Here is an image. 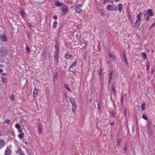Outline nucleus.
<instances>
[{"instance_id":"f257e3e1","label":"nucleus","mask_w":155,"mask_h":155,"mask_svg":"<svg viewBox=\"0 0 155 155\" xmlns=\"http://www.w3.org/2000/svg\"><path fill=\"white\" fill-rule=\"evenodd\" d=\"M107 9L108 11H115L117 9V6L109 4L107 7Z\"/></svg>"},{"instance_id":"f03ea898","label":"nucleus","mask_w":155,"mask_h":155,"mask_svg":"<svg viewBox=\"0 0 155 155\" xmlns=\"http://www.w3.org/2000/svg\"><path fill=\"white\" fill-rule=\"evenodd\" d=\"M70 101L72 105V110L73 113L76 114L75 111L76 110V108L77 107V104L75 101L73 100H70Z\"/></svg>"},{"instance_id":"7ed1b4c3","label":"nucleus","mask_w":155,"mask_h":155,"mask_svg":"<svg viewBox=\"0 0 155 155\" xmlns=\"http://www.w3.org/2000/svg\"><path fill=\"white\" fill-rule=\"evenodd\" d=\"M82 5H78L75 7V10L77 13H80L82 11Z\"/></svg>"},{"instance_id":"20e7f679","label":"nucleus","mask_w":155,"mask_h":155,"mask_svg":"<svg viewBox=\"0 0 155 155\" xmlns=\"http://www.w3.org/2000/svg\"><path fill=\"white\" fill-rule=\"evenodd\" d=\"M58 50L57 49V50H56L54 54V58L55 60L56 61L57 63H58Z\"/></svg>"},{"instance_id":"39448f33","label":"nucleus","mask_w":155,"mask_h":155,"mask_svg":"<svg viewBox=\"0 0 155 155\" xmlns=\"http://www.w3.org/2000/svg\"><path fill=\"white\" fill-rule=\"evenodd\" d=\"M147 131L148 134L150 136H151L153 134V131L151 129V127L150 125H148L147 127Z\"/></svg>"},{"instance_id":"423d86ee","label":"nucleus","mask_w":155,"mask_h":155,"mask_svg":"<svg viewBox=\"0 0 155 155\" xmlns=\"http://www.w3.org/2000/svg\"><path fill=\"white\" fill-rule=\"evenodd\" d=\"M61 10L64 14H66L68 11V8L66 5H64L61 8Z\"/></svg>"},{"instance_id":"0eeeda50","label":"nucleus","mask_w":155,"mask_h":155,"mask_svg":"<svg viewBox=\"0 0 155 155\" xmlns=\"http://www.w3.org/2000/svg\"><path fill=\"white\" fill-rule=\"evenodd\" d=\"M113 71H110L109 72V80H108V81L109 84H110V83L112 81V77H113Z\"/></svg>"},{"instance_id":"6e6552de","label":"nucleus","mask_w":155,"mask_h":155,"mask_svg":"<svg viewBox=\"0 0 155 155\" xmlns=\"http://www.w3.org/2000/svg\"><path fill=\"white\" fill-rule=\"evenodd\" d=\"M11 150L9 147H7L5 151V155H11Z\"/></svg>"},{"instance_id":"1a4fd4ad","label":"nucleus","mask_w":155,"mask_h":155,"mask_svg":"<svg viewBox=\"0 0 155 155\" xmlns=\"http://www.w3.org/2000/svg\"><path fill=\"white\" fill-rule=\"evenodd\" d=\"M7 50V48L5 46H2L0 49V52L2 53H5Z\"/></svg>"},{"instance_id":"9d476101","label":"nucleus","mask_w":155,"mask_h":155,"mask_svg":"<svg viewBox=\"0 0 155 155\" xmlns=\"http://www.w3.org/2000/svg\"><path fill=\"white\" fill-rule=\"evenodd\" d=\"M0 38L2 41H6L8 40V38L5 34H3L2 35H1Z\"/></svg>"},{"instance_id":"9b49d317","label":"nucleus","mask_w":155,"mask_h":155,"mask_svg":"<svg viewBox=\"0 0 155 155\" xmlns=\"http://www.w3.org/2000/svg\"><path fill=\"white\" fill-rule=\"evenodd\" d=\"M5 145V141L2 139H0V148H2Z\"/></svg>"},{"instance_id":"f8f14e48","label":"nucleus","mask_w":155,"mask_h":155,"mask_svg":"<svg viewBox=\"0 0 155 155\" xmlns=\"http://www.w3.org/2000/svg\"><path fill=\"white\" fill-rule=\"evenodd\" d=\"M142 15V14L141 13L138 14L137 16V19L136 21H138L139 22H140L141 20V16Z\"/></svg>"},{"instance_id":"ddd939ff","label":"nucleus","mask_w":155,"mask_h":155,"mask_svg":"<svg viewBox=\"0 0 155 155\" xmlns=\"http://www.w3.org/2000/svg\"><path fill=\"white\" fill-rule=\"evenodd\" d=\"M55 5L57 7L62 6L64 5L63 3H61L58 1H56L55 3Z\"/></svg>"},{"instance_id":"4468645a","label":"nucleus","mask_w":155,"mask_h":155,"mask_svg":"<svg viewBox=\"0 0 155 155\" xmlns=\"http://www.w3.org/2000/svg\"><path fill=\"white\" fill-rule=\"evenodd\" d=\"M140 22H139L138 21H136V22L134 24V27L135 28H137L139 27L140 25L139 24Z\"/></svg>"},{"instance_id":"2eb2a0df","label":"nucleus","mask_w":155,"mask_h":155,"mask_svg":"<svg viewBox=\"0 0 155 155\" xmlns=\"http://www.w3.org/2000/svg\"><path fill=\"white\" fill-rule=\"evenodd\" d=\"M108 56L109 58H111L114 60L115 59L116 56L115 55H113L112 54L109 53L108 54Z\"/></svg>"},{"instance_id":"dca6fc26","label":"nucleus","mask_w":155,"mask_h":155,"mask_svg":"<svg viewBox=\"0 0 155 155\" xmlns=\"http://www.w3.org/2000/svg\"><path fill=\"white\" fill-rule=\"evenodd\" d=\"M38 91L36 89H34L33 91V97L34 98H35L36 97V95L38 93Z\"/></svg>"},{"instance_id":"f3484780","label":"nucleus","mask_w":155,"mask_h":155,"mask_svg":"<svg viewBox=\"0 0 155 155\" xmlns=\"http://www.w3.org/2000/svg\"><path fill=\"white\" fill-rule=\"evenodd\" d=\"M147 13L148 14V15L151 16H153V13L152 12V11L150 9H148V10L147 12Z\"/></svg>"},{"instance_id":"a211bd4d","label":"nucleus","mask_w":155,"mask_h":155,"mask_svg":"<svg viewBox=\"0 0 155 155\" xmlns=\"http://www.w3.org/2000/svg\"><path fill=\"white\" fill-rule=\"evenodd\" d=\"M118 10L119 11L121 12L122 11V5L120 3L118 4Z\"/></svg>"},{"instance_id":"6ab92c4d","label":"nucleus","mask_w":155,"mask_h":155,"mask_svg":"<svg viewBox=\"0 0 155 155\" xmlns=\"http://www.w3.org/2000/svg\"><path fill=\"white\" fill-rule=\"evenodd\" d=\"M58 25V22L57 21H54L53 25V28H56Z\"/></svg>"},{"instance_id":"aec40b11","label":"nucleus","mask_w":155,"mask_h":155,"mask_svg":"<svg viewBox=\"0 0 155 155\" xmlns=\"http://www.w3.org/2000/svg\"><path fill=\"white\" fill-rule=\"evenodd\" d=\"M103 70L102 69H101L100 70L99 74V78H102L103 76L102 74V73Z\"/></svg>"},{"instance_id":"412c9836","label":"nucleus","mask_w":155,"mask_h":155,"mask_svg":"<svg viewBox=\"0 0 155 155\" xmlns=\"http://www.w3.org/2000/svg\"><path fill=\"white\" fill-rule=\"evenodd\" d=\"M25 135V133H22L18 135V137L21 139H23L24 136Z\"/></svg>"},{"instance_id":"4be33fe9","label":"nucleus","mask_w":155,"mask_h":155,"mask_svg":"<svg viewBox=\"0 0 155 155\" xmlns=\"http://www.w3.org/2000/svg\"><path fill=\"white\" fill-rule=\"evenodd\" d=\"M150 17L149 15L147 13H146L144 15V18L146 19L147 21L149 19V17Z\"/></svg>"},{"instance_id":"5701e85b","label":"nucleus","mask_w":155,"mask_h":155,"mask_svg":"<svg viewBox=\"0 0 155 155\" xmlns=\"http://www.w3.org/2000/svg\"><path fill=\"white\" fill-rule=\"evenodd\" d=\"M145 103L142 104L141 106V109L143 110H145Z\"/></svg>"},{"instance_id":"b1692460","label":"nucleus","mask_w":155,"mask_h":155,"mask_svg":"<svg viewBox=\"0 0 155 155\" xmlns=\"http://www.w3.org/2000/svg\"><path fill=\"white\" fill-rule=\"evenodd\" d=\"M65 57L66 59H68L71 57L72 56L69 55L68 54V53L66 54L65 55Z\"/></svg>"},{"instance_id":"393cba45","label":"nucleus","mask_w":155,"mask_h":155,"mask_svg":"<svg viewBox=\"0 0 155 155\" xmlns=\"http://www.w3.org/2000/svg\"><path fill=\"white\" fill-rule=\"evenodd\" d=\"M20 14L21 15L22 17H24L25 16V15H26V13L25 12L23 11H20Z\"/></svg>"},{"instance_id":"a878e982","label":"nucleus","mask_w":155,"mask_h":155,"mask_svg":"<svg viewBox=\"0 0 155 155\" xmlns=\"http://www.w3.org/2000/svg\"><path fill=\"white\" fill-rule=\"evenodd\" d=\"M117 145L118 146H119L121 142V140L119 138H117Z\"/></svg>"},{"instance_id":"bb28decb","label":"nucleus","mask_w":155,"mask_h":155,"mask_svg":"<svg viewBox=\"0 0 155 155\" xmlns=\"http://www.w3.org/2000/svg\"><path fill=\"white\" fill-rule=\"evenodd\" d=\"M112 91H113V92L114 94H116V91L115 90V89L114 86H112Z\"/></svg>"},{"instance_id":"cd10ccee","label":"nucleus","mask_w":155,"mask_h":155,"mask_svg":"<svg viewBox=\"0 0 155 155\" xmlns=\"http://www.w3.org/2000/svg\"><path fill=\"white\" fill-rule=\"evenodd\" d=\"M15 127L17 129H21V126L18 124H16L15 125Z\"/></svg>"},{"instance_id":"c85d7f7f","label":"nucleus","mask_w":155,"mask_h":155,"mask_svg":"<svg viewBox=\"0 0 155 155\" xmlns=\"http://www.w3.org/2000/svg\"><path fill=\"white\" fill-rule=\"evenodd\" d=\"M142 55L143 56V57L144 58V59H147V55L145 53H143L142 54Z\"/></svg>"},{"instance_id":"c756f323","label":"nucleus","mask_w":155,"mask_h":155,"mask_svg":"<svg viewBox=\"0 0 155 155\" xmlns=\"http://www.w3.org/2000/svg\"><path fill=\"white\" fill-rule=\"evenodd\" d=\"M111 0H104V3L105 4L109 2H111L112 3L113 2V1H111Z\"/></svg>"},{"instance_id":"7c9ffc66","label":"nucleus","mask_w":155,"mask_h":155,"mask_svg":"<svg viewBox=\"0 0 155 155\" xmlns=\"http://www.w3.org/2000/svg\"><path fill=\"white\" fill-rule=\"evenodd\" d=\"M142 118L145 120H148L147 117L145 114H143L142 115Z\"/></svg>"},{"instance_id":"2f4dec72","label":"nucleus","mask_w":155,"mask_h":155,"mask_svg":"<svg viewBox=\"0 0 155 155\" xmlns=\"http://www.w3.org/2000/svg\"><path fill=\"white\" fill-rule=\"evenodd\" d=\"M26 51L28 53H30L31 51V50L30 48L28 47V46H26Z\"/></svg>"},{"instance_id":"473e14b6","label":"nucleus","mask_w":155,"mask_h":155,"mask_svg":"<svg viewBox=\"0 0 155 155\" xmlns=\"http://www.w3.org/2000/svg\"><path fill=\"white\" fill-rule=\"evenodd\" d=\"M11 120H9V119H8V120H5V121H4V122L5 123H7V124H9L10 123H11Z\"/></svg>"},{"instance_id":"72a5a7b5","label":"nucleus","mask_w":155,"mask_h":155,"mask_svg":"<svg viewBox=\"0 0 155 155\" xmlns=\"http://www.w3.org/2000/svg\"><path fill=\"white\" fill-rule=\"evenodd\" d=\"M2 81L4 82L5 83L7 81V79L6 78H2Z\"/></svg>"},{"instance_id":"f704fd0d","label":"nucleus","mask_w":155,"mask_h":155,"mask_svg":"<svg viewBox=\"0 0 155 155\" xmlns=\"http://www.w3.org/2000/svg\"><path fill=\"white\" fill-rule=\"evenodd\" d=\"M127 146H126L125 147H124L123 149V151L124 153H126L127 152Z\"/></svg>"},{"instance_id":"c9c22d12","label":"nucleus","mask_w":155,"mask_h":155,"mask_svg":"<svg viewBox=\"0 0 155 155\" xmlns=\"http://www.w3.org/2000/svg\"><path fill=\"white\" fill-rule=\"evenodd\" d=\"M76 61L74 62V63H73L70 66V67H73L76 65Z\"/></svg>"},{"instance_id":"e433bc0d","label":"nucleus","mask_w":155,"mask_h":155,"mask_svg":"<svg viewBox=\"0 0 155 155\" xmlns=\"http://www.w3.org/2000/svg\"><path fill=\"white\" fill-rule=\"evenodd\" d=\"M38 129L39 130V132L40 133L41 132L42 127L40 125H39L38 126Z\"/></svg>"},{"instance_id":"4c0bfd02","label":"nucleus","mask_w":155,"mask_h":155,"mask_svg":"<svg viewBox=\"0 0 155 155\" xmlns=\"http://www.w3.org/2000/svg\"><path fill=\"white\" fill-rule=\"evenodd\" d=\"M11 99L12 100V101H14L15 99L14 98V96L13 95H11Z\"/></svg>"},{"instance_id":"58836bf2","label":"nucleus","mask_w":155,"mask_h":155,"mask_svg":"<svg viewBox=\"0 0 155 155\" xmlns=\"http://www.w3.org/2000/svg\"><path fill=\"white\" fill-rule=\"evenodd\" d=\"M128 18L129 19L132 20V17L130 14H129L128 15Z\"/></svg>"},{"instance_id":"ea45409f","label":"nucleus","mask_w":155,"mask_h":155,"mask_svg":"<svg viewBox=\"0 0 155 155\" xmlns=\"http://www.w3.org/2000/svg\"><path fill=\"white\" fill-rule=\"evenodd\" d=\"M18 132L20 133V134H22V133H23V131L22 130L20 129H18Z\"/></svg>"},{"instance_id":"a19ab883","label":"nucleus","mask_w":155,"mask_h":155,"mask_svg":"<svg viewBox=\"0 0 155 155\" xmlns=\"http://www.w3.org/2000/svg\"><path fill=\"white\" fill-rule=\"evenodd\" d=\"M123 55L124 58V59L127 58V56H126V54L125 53H123Z\"/></svg>"},{"instance_id":"79ce46f5","label":"nucleus","mask_w":155,"mask_h":155,"mask_svg":"<svg viewBox=\"0 0 155 155\" xmlns=\"http://www.w3.org/2000/svg\"><path fill=\"white\" fill-rule=\"evenodd\" d=\"M65 87L69 91H71V90H70V89L68 87V86H67V85H66L65 86Z\"/></svg>"},{"instance_id":"37998d69","label":"nucleus","mask_w":155,"mask_h":155,"mask_svg":"<svg viewBox=\"0 0 155 155\" xmlns=\"http://www.w3.org/2000/svg\"><path fill=\"white\" fill-rule=\"evenodd\" d=\"M124 62L126 63V64H128L127 61V58L124 59Z\"/></svg>"},{"instance_id":"c03bdc74","label":"nucleus","mask_w":155,"mask_h":155,"mask_svg":"<svg viewBox=\"0 0 155 155\" xmlns=\"http://www.w3.org/2000/svg\"><path fill=\"white\" fill-rule=\"evenodd\" d=\"M53 18L55 20H57L58 19V17L56 15L54 16Z\"/></svg>"},{"instance_id":"a18cd8bd","label":"nucleus","mask_w":155,"mask_h":155,"mask_svg":"<svg viewBox=\"0 0 155 155\" xmlns=\"http://www.w3.org/2000/svg\"><path fill=\"white\" fill-rule=\"evenodd\" d=\"M21 151L22 150L21 149L19 148L18 151V153H20V152H21Z\"/></svg>"},{"instance_id":"49530a36","label":"nucleus","mask_w":155,"mask_h":155,"mask_svg":"<svg viewBox=\"0 0 155 155\" xmlns=\"http://www.w3.org/2000/svg\"><path fill=\"white\" fill-rule=\"evenodd\" d=\"M123 97H122L121 98V103H123Z\"/></svg>"},{"instance_id":"de8ad7c7","label":"nucleus","mask_w":155,"mask_h":155,"mask_svg":"<svg viewBox=\"0 0 155 155\" xmlns=\"http://www.w3.org/2000/svg\"><path fill=\"white\" fill-rule=\"evenodd\" d=\"M20 155H25L24 153H21Z\"/></svg>"},{"instance_id":"09e8293b","label":"nucleus","mask_w":155,"mask_h":155,"mask_svg":"<svg viewBox=\"0 0 155 155\" xmlns=\"http://www.w3.org/2000/svg\"><path fill=\"white\" fill-rule=\"evenodd\" d=\"M3 71V70L2 69H0V73H2Z\"/></svg>"},{"instance_id":"8fccbe9b","label":"nucleus","mask_w":155,"mask_h":155,"mask_svg":"<svg viewBox=\"0 0 155 155\" xmlns=\"http://www.w3.org/2000/svg\"><path fill=\"white\" fill-rule=\"evenodd\" d=\"M124 111L125 112V114H126V108H124Z\"/></svg>"},{"instance_id":"3c124183","label":"nucleus","mask_w":155,"mask_h":155,"mask_svg":"<svg viewBox=\"0 0 155 155\" xmlns=\"http://www.w3.org/2000/svg\"><path fill=\"white\" fill-rule=\"evenodd\" d=\"M101 15H102V16H103L104 15H105V14L103 13H101Z\"/></svg>"},{"instance_id":"603ef678","label":"nucleus","mask_w":155,"mask_h":155,"mask_svg":"<svg viewBox=\"0 0 155 155\" xmlns=\"http://www.w3.org/2000/svg\"><path fill=\"white\" fill-rule=\"evenodd\" d=\"M114 0L115 1L117 2H118L119 1V0Z\"/></svg>"},{"instance_id":"864d4df0","label":"nucleus","mask_w":155,"mask_h":155,"mask_svg":"<svg viewBox=\"0 0 155 155\" xmlns=\"http://www.w3.org/2000/svg\"><path fill=\"white\" fill-rule=\"evenodd\" d=\"M55 47L56 48V49H57L58 50L57 46H55Z\"/></svg>"},{"instance_id":"5fc2aeb1","label":"nucleus","mask_w":155,"mask_h":155,"mask_svg":"<svg viewBox=\"0 0 155 155\" xmlns=\"http://www.w3.org/2000/svg\"><path fill=\"white\" fill-rule=\"evenodd\" d=\"M154 52V51H152L151 53H153Z\"/></svg>"},{"instance_id":"6e6d98bb","label":"nucleus","mask_w":155,"mask_h":155,"mask_svg":"<svg viewBox=\"0 0 155 155\" xmlns=\"http://www.w3.org/2000/svg\"><path fill=\"white\" fill-rule=\"evenodd\" d=\"M110 62V61H107V63H109Z\"/></svg>"},{"instance_id":"4d7b16f0","label":"nucleus","mask_w":155,"mask_h":155,"mask_svg":"<svg viewBox=\"0 0 155 155\" xmlns=\"http://www.w3.org/2000/svg\"><path fill=\"white\" fill-rule=\"evenodd\" d=\"M153 72V70H152V71H151V72H152V73Z\"/></svg>"},{"instance_id":"13d9d810","label":"nucleus","mask_w":155,"mask_h":155,"mask_svg":"<svg viewBox=\"0 0 155 155\" xmlns=\"http://www.w3.org/2000/svg\"><path fill=\"white\" fill-rule=\"evenodd\" d=\"M27 143V142H25V144H26Z\"/></svg>"},{"instance_id":"bf43d9fd","label":"nucleus","mask_w":155,"mask_h":155,"mask_svg":"<svg viewBox=\"0 0 155 155\" xmlns=\"http://www.w3.org/2000/svg\"><path fill=\"white\" fill-rule=\"evenodd\" d=\"M27 143V142H25V144H26Z\"/></svg>"},{"instance_id":"052dcab7","label":"nucleus","mask_w":155,"mask_h":155,"mask_svg":"<svg viewBox=\"0 0 155 155\" xmlns=\"http://www.w3.org/2000/svg\"><path fill=\"white\" fill-rule=\"evenodd\" d=\"M149 67V66H148L147 67V68H148Z\"/></svg>"},{"instance_id":"680f3d73","label":"nucleus","mask_w":155,"mask_h":155,"mask_svg":"<svg viewBox=\"0 0 155 155\" xmlns=\"http://www.w3.org/2000/svg\"><path fill=\"white\" fill-rule=\"evenodd\" d=\"M57 76H58V74H56V77Z\"/></svg>"},{"instance_id":"e2e57ef3","label":"nucleus","mask_w":155,"mask_h":155,"mask_svg":"<svg viewBox=\"0 0 155 155\" xmlns=\"http://www.w3.org/2000/svg\"><path fill=\"white\" fill-rule=\"evenodd\" d=\"M153 26V25H152L151 26V27H152Z\"/></svg>"},{"instance_id":"0e129e2a","label":"nucleus","mask_w":155,"mask_h":155,"mask_svg":"<svg viewBox=\"0 0 155 155\" xmlns=\"http://www.w3.org/2000/svg\"><path fill=\"white\" fill-rule=\"evenodd\" d=\"M132 23H133V21H132Z\"/></svg>"}]
</instances>
